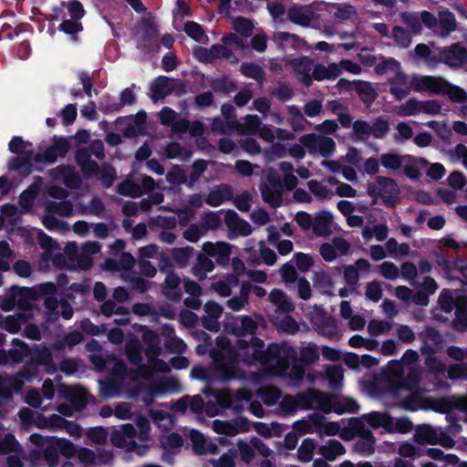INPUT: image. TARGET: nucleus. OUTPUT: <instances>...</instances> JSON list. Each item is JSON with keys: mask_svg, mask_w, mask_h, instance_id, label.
<instances>
[{"mask_svg": "<svg viewBox=\"0 0 467 467\" xmlns=\"http://www.w3.org/2000/svg\"><path fill=\"white\" fill-rule=\"evenodd\" d=\"M58 30L71 36L73 40H78V34L83 31V25L81 22L74 19H65L58 26Z\"/></svg>", "mask_w": 467, "mask_h": 467, "instance_id": "09e8293b", "label": "nucleus"}, {"mask_svg": "<svg viewBox=\"0 0 467 467\" xmlns=\"http://www.w3.org/2000/svg\"><path fill=\"white\" fill-rule=\"evenodd\" d=\"M316 443L313 439L306 438L297 450V459L301 462H309L313 459Z\"/></svg>", "mask_w": 467, "mask_h": 467, "instance_id": "c03bdc74", "label": "nucleus"}, {"mask_svg": "<svg viewBox=\"0 0 467 467\" xmlns=\"http://www.w3.org/2000/svg\"><path fill=\"white\" fill-rule=\"evenodd\" d=\"M455 306V318L453 319L452 323L455 328L458 329V327H461V329H466L467 328V309L462 303V301L460 300L458 297L455 300L454 303Z\"/></svg>", "mask_w": 467, "mask_h": 467, "instance_id": "3c124183", "label": "nucleus"}, {"mask_svg": "<svg viewBox=\"0 0 467 467\" xmlns=\"http://www.w3.org/2000/svg\"><path fill=\"white\" fill-rule=\"evenodd\" d=\"M202 252L197 255L196 262L192 267V274L199 279L204 280L207 274L214 269V263L210 257H215L216 263L220 265L229 264L232 253L231 245L225 242H205L202 246Z\"/></svg>", "mask_w": 467, "mask_h": 467, "instance_id": "f03ea898", "label": "nucleus"}, {"mask_svg": "<svg viewBox=\"0 0 467 467\" xmlns=\"http://www.w3.org/2000/svg\"><path fill=\"white\" fill-rule=\"evenodd\" d=\"M295 74L297 76L299 81L306 88L313 84V78H311L312 69L314 67L313 60L307 56L293 58L290 61Z\"/></svg>", "mask_w": 467, "mask_h": 467, "instance_id": "1a4fd4ad", "label": "nucleus"}, {"mask_svg": "<svg viewBox=\"0 0 467 467\" xmlns=\"http://www.w3.org/2000/svg\"><path fill=\"white\" fill-rule=\"evenodd\" d=\"M214 363H234L238 361L239 354L234 348L213 349L210 353Z\"/></svg>", "mask_w": 467, "mask_h": 467, "instance_id": "e433bc0d", "label": "nucleus"}, {"mask_svg": "<svg viewBox=\"0 0 467 467\" xmlns=\"http://www.w3.org/2000/svg\"><path fill=\"white\" fill-rule=\"evenodd\" d=\"M423 399V389H412L408 397H405L398 403V406L404 410L417 411L420 408L422 407Z\"/></svg>", "mask_w": 467, "mask_h": 467, "instance_id": "4be33fe9", "label": "nucleus"}, {"mask_svg": "<svg viewBox=\"0 0 467 467\" xmlns=\"http://www.w3.org/2000/svg\"><path fill=\"white\" fill-rule=\"evenodd\" d=\"M8 168L11 171H17L20 175L26 177L33 171V163L29 161L28 158L16 156L9 160Z\"/></svg>", "mask_w": 467, "mask_h": 467, "instance_id": "2f4dec72", "label": "nucleus"}, {"mask_svg": "<svg viewBox=\"0 0 467 467\" xmlns=\"http://www.w3.org/2000/svg\"><path fill=\"white\" fill-rule=\"evenodd\" d=\"M184 32L196 42H202L204 36L202 26L194 21H187L185 23Z\"/></svg>", "mask_w": 467, "mask_h": 467, "instance_id": "774afa93", "label": "nucleus"}, {"mask_svg": "<svg viewBox=\"0 0 467 467\" xmlns=\"http://www.w3.org/2000/svg\"><path fill=\"white\" fill-rule=\"evenodd\" d=\"M21 451L22 446L13 434L7 433L2 440H0V454L5 455L11 452H19Z\"/></svg>", "mask_w": 467, "mask_h": 467, "instance_id": "a18cd8bd", "label": "nucleus"}, {"mask_svg": "<svg viewBox=\"0 0 467 467\" xmlns=\"http://www.w3.org/2000/svg\"><path fill=\"white\" fill-rule=\"evenodd\" d=\"M234 199V190L229 184H219L214 189L210 191L205 202L212 207L220 206L224 201H231Z\"/></svg>", "mask_w": 467, "mask_h": 467, "instance_id": "ddd939ff", "label": "nucleus"}, {"mask_svg": "<svg viewBox=\"0 0 467 467\" xmlns=\"http://www.w3.org/2000/svg\"><path fill=\"white\" fill-rule=\"evenodd\" d=\"M236 347L243 350L244 355H251L254 360L261 363L274 361L276 358H285L293 360V362L298 360L297 352L295 348L285 342L281 344L271 343L264 350V341L259 337H253L252 341H246L245 339L236 340Z\"/></svg>", "mask_w": 467, "mask_h": 467, "instance_id": "f257e3e1", "label": "nucleus"}, {"mask_svg": "<svg viewBox=\"0 0 467 467\" xmlns=\"http://www.w3.org/2000/svg\"><path fill=\"white\" fill-rule=\"evenodd\" d=\"M406 160L414 161L412 155H401L395 150L387 153H382L379 156L380 164L387 170L397 171L400 170L405 163Z\"/></svg>", "mask_w": 467, "mask_h": 467, "instance_id": "2eb2a0df", "label": "nucleus"}, {"mask_svg": "<svg viewBox=\"0 0 467 467\" xmlns=\"http://www.w3.org/2000/svg\"><path fill=\"white\" fill-rule=\"evenodd\" d=\"M233 29L242 36L248 37L253 33L254 25L250 19L238 16L233 22Z\"/></svg>", "mask_w": 467, "mask_h": 467, "instance_id": "864d4df0", "label": "nucleus"}, {"mask_svg": "<svg viewBox=\"0 0 467 467\" xmlns=\"http://www.w3.org/2000/svg\"><path fill=\"white\" fill-rule=\"evenodd\" d=\"M60 393L66 400L70 401L72 408L77 411L83 410L88 404L86 393L78 390L72 386H65L63 389H60Z\"/></svg>", "mask_w": 467, "mask_h": 467, "instance_id": "a211bd4d", "label": "nucleus"}, {"mask_svg": "<svg viewBox=\"0 0 467 467\" xmlns=\"http://www.w3.org/2000/svg\"><path fill=\"white\" fill-rule=\"evenodd\" d=\"M214 375L223 382L241 378V371L236 365L228 363H214Z\"/></svg>", "mask_w": 467, "mask_h": 467, "instance_id": "5701e85b", "label": "nucleus"}, {"mask_svg": "<svg viewBox=\"0 0 467 467\" xmlns=\"http://www.w3.org/2000/svg\"><path fill=\"white\" fill-rule=\"evenodd\" d=\"M209 85L212 89L217 93L230 94L238 88L236 82L231 79L228 76L213 78Z\"/></svg>", "mask_w": 467, "mask_h": 467, "instance_id": "cd10ccee", "label": "nucleus"}, {"mask_svg": "<svg viewBox=\"0 0 467 467\" xmlns=\"http://www.w3.org/2000/svg\"><path fill=\"white\" fill-rule=\"evenodd\" d=\"M376 182L379 186L381 200L388 208H395L400 202V190L393 178L379 175Z\"/></svg>", "mask_w": 467, "mask_h": 467, "instance_id": "0eeeda50", "label": "nucleus"}, {"mask_svg": "<svg viewBox=\"0 0 467 467\" xmlns=\"http://www.w3.org/2000/svg\"><path fill=\"white\" fill-rule=\"evenodd\" d=\"M287 18L295 25L308 26L313 20L310 5H293L288 8Z\"/></svg>", "mask_w": 467, "mask_h": 467, "instance_id": "4468645a", "label": "nucleus"}, {"mask_svg": "<svg viewBox=\"0 0 467 467\" xmlns=\"http://www.w3.org/2000/svg\"><path fill=\"white\" fill-rule=\"evenodd\" d=\"M190 439L192 444V448L194 451L203 454L207 451H211L206 448L205 445L207 443L204 435L197 430H192L190 432Z\"/></svg>", "mask_w": 467, "mask_h": 467, "instance_id": "e2e57ef3", "label": "nucleus"}, {"mask_svg": "<svg viewBox=\"0 0 467 467\" xmlns=\"http://www.w3.org/2000/svg\"><path fill=\"white\" fill-rule=\"evenodd\" d=\"M343 377V368L339 365H334L327 369V379L330 388L333 389L340 387Z\"/></svg>", "mask_w": 467, "mask_h": 467, "instance_id": "13d9d810", "label": "nucleus"}, {"mask_svg": "<svg viewBox=\"0 0 467 467\" xmlns=\"http://www.w3.org/2000/svg\"><path fill=\"white\" fill-rule=\"evenodd\" d=\"M318 397L319 392L313 389H309L306 392H301L295 396L297 408L302 410H310L313 402L317 400Z\"/></svg>", "mask_w": 467, "mask_h": 467, "instance_id": "a19ab883", "label": "nucleus"}, {"mask_svg": "<svg viewBox=\"0 0 467 467\" xmlns=\"http://www.w3.org/2000/svg\"><path fill=\"white\" fill-rule=\"evenodd\" d=\"M446 370L447 377L451 380H467V364L465 363L451 364Z\"/></svg>", "mask_w": 467, "mask_h": 467, "instance_id": "69168bd1", "label": "nucleus"}, {"mask_svg": "<svg viewBox=\"0 0 467 467\" xmlns=\"http://www.w3.org/2000/svg\"><path fill=\"white\" fill-rule=\"evenodd\" d=\"M319 359V352L316 345L304 347L300 350L299 362L305 365H311Z\"/></svg>", "mask_w": 467, "mask_h": 467, "instance_id": "5fc2aeb1", "label": "nucleus"}, {"mask_svg": "<svg viewBox=\"0 0 467 467\" xmlns=\"http://www.w3.org/2000/svg\"><path fill=\"white\" fill-rule=\"evenodd\" d=\"M318 452L327 461H334L346 452L344 445L337 440L331 439L327 444L319 447Z\"/></svg>", "mask_w": 467, "mask_h": 467, "instance_id": "a878e982", "label": "nucleus"}, {"mask_svg": "<svg viewBox=\"0 0 467 467\" xmlns=\"http://www.w3.org/2000/svg\"><path fill=\"white\" fill-rule=\"evenodd\" d=\"M438 61L452 68H460L467 63V49L456 42L450 47H442L438 52Z\"/></svg>", "mask_w": 467, "mask_h": 467, "instance_id": "39448f33", "label": "nucleus"}, {"mask_svg": "<svg viewBox=\"0 0 467 467\" xmlns=\"http://www.w3.org/2000/svg\"><path fill=\"white\" fill-rule=\"evenodd\" d=\"M157 394L158 390L155 387L144 384L135 387L131 391V397L140 399L146 406H150L153 403Z\"/></svg>", "mask_w": 467, "mask_h": 467, "instance_id": "c85d7f7f", "label": "nucleus"}, {"mask_svg": "<svg viewBox=\"0 0 467 467\" xmlns=\"http://www.w3.org/2000/svg\"><path fill=\"white\" fill-rule=\"evenodd\" d=\"M54 444L56 445L59 453L64 457L70 459L75 456L77 448L73 442L67 439L53 438Z\"/></svg>", "mask_w": 467, "mask_h": 467, "instance_id": "6e6d98bb", "label": "nucleus"}, {"mask_svg": "<svg viewBox=\"0 0 467 467\" xmlns=\"http://www.w3.org/2000/svg\"><path fill=\"white\" fill-rule=\"evenodd\" d=\"M410 84L416 92L444 96L449 81L440 76H413Z\"/></svg>", "mask_w": 467, "mask_h": 467, "instance_id": "20e7f679", "label": "nucleus"}, {"mask_svg": "<svg viewBox=\"0 0 467 467\" xmlns=\"http://www.w3.org/2000/svg\"><path fill=\"white\" fill-rule=\"evenodd\" d=\"M194 249L192 246L176 247L171 252V257L175 264L180 267L183 268L187 266L190 259L193 255Z\"/></svg>", "mask_w": 467, "mask_h": 467, "instance_id": "c9c22d12", "label": "nucleus"}, {"mask_svg": "<svg viewBox=\"0 0 467 467\" xmlns=\"http://www.w3.org/2000/svg\"><path fill=\"white\" fill-rule=\"evenodd\" d=\"M362 419L373 429L382 427L388 431L392 426V417L388 413L372 411L364 414Z\"/></svg>", "mask_w": 467, "mask_h": 467, "instance_id": "b1692460", "label": "nucleus"}, {"mask_svg": "<svg viewBox=\"0 0 467 467\" xmlns=\"http://www.w3.org/2000/svg\"><path fill=\"white\" fill-rule=\"evenodd\" d=\"M46 210L49 213H57L62 217H68L73 213V205L68 200L61 202L49 201L46 205Z\"/></svg>", "mask_w": 467, "mask_h": 467, "instance_id": "473e14b6", "label": "nucleus"}, {"mask_svg": "<svg viewBox=\"0 0 467 467\" xmlns=\"http://www.w3.org/2000/svg\"><path fill=\"white\" fill-rule=\"evenodd\" d=\"M224 329L227 333L237 337V340L252 341L253 337H256L257 323L251 317L243 315L226 322Z\"/></svg>", "mask_w": 467, "mask_h": 467, "instance_id": "7ed1b4c3", "label": "nucleus"}, {"mask_svg": "<svg viewBox=\"0 0 467 467\" xmlns=\"http://www.w3.org/2000/svg\"><path fill=\"white\" fill-rule=\"evenodd\" d=\"M116 176H117V172H116L115 168L113 166H111L110 164H105V163L102 165V167H100V169L97 174L98 180L100 181L101 185L106 189H109V187L112 186V184L116 179Z\"/></svg>", "mask_w": 467, "mask_h": 467, "instance_id": "79ce46f5", "label": "nucleus"}, {"mask_svg": "<svg viewBox=\"0 0 467 467\" xmlns=\"http://www.w3.org/2000/svg\"><path fill=\"white\" fill-rule=\"evenodd\" d=\"M173 78L167 76H159L155 78L150 83V99L153 102L165 99L167 96L172 94L171 85Z\"/></svg>", "mask_w": 467, "mask_h": 467, "instance_id": "9d476101", "label": "nucleus"}, {"mask_svg": "<svg viewBox=\"0 0 467 467\" xmlns=\"http://www.w3.org/2000/svg\"><path fill=\"white\" fill-rule=\"evenodd\" d=\"M282 183L279 180L271 181V186L262 184L260 187L261 195L266 203L273 208H277L282 204Z\"/></svg>", "mask_w": 467, "mask_h": 467, "instance_id": "f8f14e48", "label": "nucleus"}, {"mask_svg": "<svg viewBox=\"0 0 467 467\" xmlns=\"http://www.w3.org/2000/svg\"><path fill=\"white\" fill-rule=\"evenodd\" d=\"M391 36L396 45L401 48H407L411 44V35L410 31L402 26H394Z\"/></svg>", "mask_w": 467, "mask_h": 467, "instance_id": "49530a36", "label": "nucleus"}, {"mask_svg": "<svg viewBox=\"0 0 467 467\" xmlns=\"http://www.w3.org/2000/svg\"><path fill=\"white\" fill-rule=\"evenodd\" d=\"M68 260L75 265L76 269L88 271L93 265V259L88 254H78L76 245L73 244V251L69 250V244L66 247Z\"/></svg>", "mask_w": 467, "mask_h": 467, "instance_id": "393cba45", "label": "nucleus"}, {"mask_svg": "<svg viewBox=\"0 0 467 467\" xmlns=\"http://www.w3.org/2000/svg\"><path fill=\"white\" fill-rule=\"evenodd\" d=\"M269 300L276 306V312L278 313L288 314L295 309L293 303L281 289H273L269 294Z\"/></svg>", "mask_w": 467, "mask_h": 467, "instance_id": "aec40b11", "label": "nucleus"}, {"mask_svg": "<svg viewBox=\"0 0 467 467\" xmlns=\"http://www.w3.org/2000/svg\"><path fill=\"white\" fill-rule=\"evenodd\" d=\"M42 455L48 467H56L58 465L59 452L52 439L43 450Z\"/></svg>", "mask_w": 467, "mask_h": 467, "instance_id": "052dcab7", "label": "nucleus"}, {"mask_svg": "<svg viewBox=\"0 0 467 467\" xmlns=\"http://www.w3.org/2000/svg\"><path fill=\"white\" fill-rule=\"evenodd\" d=\"M208 161L203 159H196L192 164V171L188 178V188L192 189L201 176L207 170Z\"/></svg>", "mask_w": 467, "mask_h": 467, "instance_id": "4c0bfd02", "label": "nucleus"}, {"mask_svg": "<svg viewBox=\"0 0 467 467\" xmlns=\"http://www.w3.org/2000/svg\"><path fill=\"white\" fill-rule=\"evenodd\" d=\"M54 181H61L64 185L71 190L79 189L82 185V178L70 164L58 165L48 171Z\"/></svg>", "mask_w": 467, "mask_h": 467, "instance_id": "423d86ee", "label": "nucleus"}, {"mask_svg": "<svg viewBox=\"0 0 467 467\" xmlns=\"http://www.w3.org/2000/svg\"><path fill=\"white\" fill-rule=\"evenodd\" d=\"M11 290L13 297H18L16 303L19 308L24 310L31 309V304L28 302L33 294L31 288L14 285Z\"/></svg>", "mask_w": 467, "mask_h": 467, "instance_id": "ea45409f", "label": "nucleus"}, {"mask_svg": "<svg viewBox=\"0 0 467 467\" xmlns=\"http://www.w3.org/2000/svg\"><path fill=\"white\" fill-rule=\"evenodd\" d=\"M400 116H416L420 113V100L415 98L409 99L400 107Z\"/></svg>", "mask_w": 467, "mask_h": 467, "instance_id": "680f3d73", "label": "nucleus"}, {"mask_svg": "<svg viewBox=\"0 0 467 467\" xmlns=\"http://www.w3.org/2000/svg\"><path fill=\"white\" fill-rule=\"evenodd\" d=\"M355 90L358 95L359 99L368 108L372 105L378 97V93L376 92L375 88L371 83L368 81L356 80Z\"/></svg>", "mask_w": 467, "mask_h": 467, "instance_id": "412c9836", "label": "nucleus"}, {"mask_svg": "<svg viewBox=\"0 0 467 467\" xmlns=\"http://www.w3.org/2000/svg\"><path fill=\"white\" fill-rule=\"evenodd\" d=\"M370 128L375 139H383L389 130V123L385 118L379 117L370 124Z\"/></svg>", "mask_w": 467, "mask_h": 467, "instance_id": "bf43d9fd", "label": "nucleus"}, {"mask_svg": "<svg viewBox=\"0 0 467 467\" xmlns=\"http://www.w3.org/2000/svg\"><path fill=\"white\" fill-rule=\"evenodd\" d=\"M358 403L350 398L346 399L344 401L336 400L333 405V411L337 415H342L346 412L358 413Z\"/></svg>", "mask_w": 467, "mask_h": 467, "instance_id": "8fccbe9b", "label": "nucleus"}, {"mask_svg": "<svg viewBox=\"0 0 467 467\" xmlns=\"http://www.w3.org/2000/svg\"><path fill=\"white\" fill-rule=\"evenodd\" d=\"M419 163L427 164L428 161L423 158L414 157V161L406 160L402 166L404 175L411 181H419L421 177V172L418 167Z\"/></svg>", "mask_w": 467, "mask_h": 467, "instance_id": "72a5a7b5", "label": "nucleus"}, {"mask_svg": "<svg viewBox=\"0 0 467 467\" xmlns=\"http://www.w3.org/2000/svg\"><path fill=\"white\" fill-rule=\"evenodd\" d=\"M240 72L246 78L254 79L259 84H262L265 80V73L263 67L254 62L242 63Z\"/></svg>", "mask_w": 467, "mask_h": 467, "instance_id": "7c9ffc66", "label": "nucleus"}, {"mask_svg": "<svg viewBox=\"0 0 467 467\" xmlns=\"http://www.w3.org/2000/svg\"><path fill=\"white\" fill-rule=\"evenodd\" d=\"M126 357L131 365H140L142 361L141 346L139 341H134L127 345Z\"/></svg>", "mask_w": 467, "mask_h": 467, "instance_id": "4d7b16f0", "label": "nucleus"}, {"mask_svg": "<svg viewBox=\"0 0 467 467\" xmlns=\"http://www.w3.org/2000/svg\"><path fill=\"white\" fill-rule=\"evenodd\" d=\"M29 357V359L38 367L46 366L47 368V373H53L55 371L53 356L47 347H43L41 348L36 347V348L30 349Z\"/></svg>", "mask_w": 467, "mask_h": 467, "instance_id": "f3484780", "label": "nucleus"}, {"mask_svg": "<svg viewBox=\"0 0 467 467\" xmlns=\"http://www.w3.org/2000/svg\"><path fill=\"white\" fill-rule=\"evenodd\" d=\"M314 286L319 289L323 294L331 295L334 287V281L331 276L325 272H316L313 276Z\"/></svg>", "mask_w": 467, "mask_h": 467, "instance_id": "f704fd0d", "label": "nucleus"}, {"mask_svg": "<svg viewBox=\"0 0 467 467\" xmlns=\"http://www.w3.org/2000/svg\"><path fill=\"white\" fill-rule=\"evenodd\" d=\"M439 23L442 36H447L456 29L455 16L449 10H443L439 13Z\"/></svg>", "mask_w": 467, "mask_h": 467, "instance_id": "58836bf2", "label": "nucleus"}, {"mask_svg": "<svg viewBox=\"0 0 467 467\" xmlns=\"http://www.w3.org/2000/svg\"><path fill=\"white\" fill-rule=\"evenodd\" d=\"M141 338L146 346L145 355L148 359L159 357L161 354L160 337L154 330L146 328L143 330Z\"/></svg>", "mask_w": 467, "mask_h": 467, "instance_id": "dca6fc26", "label": "nucleus"}, {"mask_svg": "<svg viewBox=\"0 0 467 467\" xmlns=\"http://www.w3.org/2000/svg\"><path fill=\"white\" fill-rule=\"evenodd\" d=\"M21 321H26L24 314L10 315L5 317L4 328L11 334H16L21 329Z\"/></svg>", "mask_w": 467, "mask_h": 467, "instance_id": "0e129e2a", "label": "nucleus"}, {"mask_svg": "<svg viewBox=\"0 0 467 467\" xmlns=\"http://www.w3.org/2000/svg\"><path fill=\"white\" fill-rule=\"evenodd\" d=\"M275 40L279 42V48L285 50V45L290 44L294 49H300L306 45V41L299 36L288 32H277Z\"/></svg>", "mask_w": 467, "mask_h": 467, "instance_id": "c756f323", "label": "nucleus"}, {"mask_svg": "<svg viewBox=\"0 0 467 467\" xmlns=\"http://www.w3.org/2000/svg\"><path fill=\"white\" fill-rule=\"evenodd\" d=\"M140 26L141 31L137 48L144 53H150L153 51V43L158 37V27L151 18H141Z\"/></svg>", "mask_w": 467, "mask_h": 467, "instance_id": "6e6552de", "label": "nucleus"}, {"mask_svg": "<svg viewBox=\"0 0 467 467\" xmlns=\"http://www.w3.org/2000/svg\"><path fill=\"white\" fill-rule=\"evenodd\" d=\"M24 385V380H19L14 375L5 377L0 383V397L4 401H10L13 399L14 392H19Z\"/></svg>", "mask_w": 467, "mask_h": 467, "instance_id": "6ab92c4d", "label": "nucleus"}, {"mask_svg": "<svg viewBox=\"0 0 467 467\" xmlns=\"http://www.w3.org/2000/svg\"><path fill=\"white\" fill-rule=\"evenodd\" d=\"M166 180L170 184H185L188 187L187 175L185 173V171L180 165L172 166V168L166 174Z\"/></svg>", "mask_w": 467, "mask_h": 467, "instance_id": "de8ad7c7", "label": "nucleus"}, {"mask_svg": "<svg viewBox=\"0 0 467 467\" xmlns=\"http://www.w3.org/2000/svg\"><path fill=\"white\" fill-rule=\"evenodd\" d=\"M38 374L39 367L29 359L14 376L19 380L26 379L27 381H32L35 378L38 377Z\"/></svg>", "mask_w": 467, "mask_h": 467, "instance_id": "37998d69", "label": "nucleus"}, {"mask_svg": "<svg viewBox=\"0 0 467 467\" xmlns=\"http://www.w3.org/2000/svg\"><path fill=\"white\" fill-rule=\"evenodd\" d=\"M354 140H363L365 136L371 135L370 123L366 120L358 119L352 124Z\"/></svg>", "mask_w": 467, "mask_h": 467, "instance_id": "338daca9", "label": "nucleus"}, {"mask_svg": "<svg viewBox=\"0 0 467 467\" xmlns=\"http://www.w3.org/2000/svg\"><path fill=\"white\" fill-rule=\"evenodd\" d=\"M118 192L123 196H130L133 198H139L143 195L141 186H140L139 183L131 181H125L119 183L118 186Z\"/></svg>", "mask_w": 467, "mask_h": 467, "instance_id": "603ef678", "label": "nucleus"}, {"mask_svg": "<svg viewBox=\"0 0 467 467\" xmlns=\"http://www.w3.org/2000/svg\"><path fill=\"white\" fill-rule=\"evenodd\" d=\"M333 214L327 210H320L315 213L313 232L317 236L327 238L332 234L331 224Z\"/></svg>", "mask_w": 467, "mask_h": 467, "instance_id": "9b49d317", "label": "nucleus"}, {"mask_svg": "<svg viewBox=\"0 0 467 467\" xmlns=\"http://www.w3.org/2000/svg\"><path fill=\"white\" fill-rule=\"evenodd\" d=\"M13 348L9 349L10 361L15 364H19L30 355V348L23 340L14 338L12 340Z\"/></svg>", "mask_w": 467, "mask_h": 467, "instance_id": "bb28decb", "label": "nucleus"}]
</instances>
